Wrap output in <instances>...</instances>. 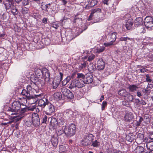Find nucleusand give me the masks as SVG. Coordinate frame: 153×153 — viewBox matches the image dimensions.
I'll list each match as a JSON object with an SVG mask.
<instances>
[{"label": "nucleus", "mask_w": 153, "mask_h": 153, "mask_svg": "<svg viewBox=\"0 0 153 153\" xmlns=\"http://www.w3.org/2000/svg\"><path fill=\"white\" fill-rule=\"evenodd\" d=\"M32 88L30 85H28L26 88V89H23L21 92L22 94L25 96L26 98L22 97L20 98V105H26L27 100H33L32 103H36L39 99L38 97H40V95H35L33 96L32 94Z\"/></svg>", "instance_id": "nucleus-1"}, {"label": "nucleus", "mask_w": 153, "mask_h": 153, "mask_svg": "<svg viewBox=\"0 0 153 153\" xmlns=\"http://www.w3.org/2000/svg\"><path fill=\"white\" fill-rule=\"evenodd\" d=\"M21 105L20 102L18 101L13 102L11 108H9L7 111L11 115L15 114L17 112L20 113Z\"/></svg>", "instance_id": "nucleus-2"}, {"label": "nucleus", "mask_w": 153, "mask_h": 153, "mask_svg": "<svg viewBox=\"0 0 153 153\" xmlns=\"http://www.w3.org/2000/svg\"><path fill=\"white\" fill-rule=\"evenodd\" d=\"M76 127L74 124H71L68 127H65L64 128V132L68 137L73 136L75 133Z\"/></svg>", "instance_id": "nucleus-3"}, {"label": "nucleus", "mask_w": 153, "mask_h": 153, "mask_svg": "<svg viewBox=\"0 0 153 153\" xmlns=\"http://www.w3.org/2000/svg\"><path fill=\"white\" fill-rule=\"evenodd\" d=\"M85 86L83 80L80 79L72 81L69 86V88L74 89L75 88H80Z\"/></svg>", "instance_id": "nucleus-4"}, {"label": "nucleus", "mask_w": 153, "mask_h": 153, "mask_svg": "<svg viewBox=\"0 0 153 153\" xmlns=\"http://www.w3.org/2000/svg\"><path fill=\"white\" fill-rule=\"evenodd\" d=\"M94 136L90 134L84 136L82 140V144L84 146L90 145L94 140Z\"/></svg>", "instance_id": "nucleus-5"}, {"label": "nucleus", "mask_w": 153, "mask_h": 153, "mask_svg": "<svg viewBox=\"0 0 153 153\" xmlns=\"http://www.w3.org/2000/svg\"><path fill=\"white\" fill-rule=\"evenodd\" d=\"M45 108L46 110V114L49 115L51 114L55 110L54 106L49 102L46 105Z\"/></svg>", "instance_id": "nucleus-6"}, {"label": "nucleus", "mask_w": 153, "mask_h": 153, "mask_svg": "<svg viewBox=\"0 0 153 153\" xmlns=\"http://www.w3.org/2000/svg\"><path fill=\"white\" fill-rule=\"evenodd\" d=\"M32 123L34 126H38L40 124V119L37 114L36 113L32 114Z\"/></svg>", "instance_id": "nucleus-7"}, {"label": "nucleus", "mask_w": 153, "mask_h": 153, "mask_svg": "<svg viewBox=\"0 0 153 153\" xmlns=\"http://www.w3.org/2000/svg\"><path fill=\"white\" fill-rule=\"evenodd\" d=\"M40 95V97H38L39 99L37 101L39 100L38 102V105L39 106L41 107L42 108H45L46 105L49 102L48 100L47 99L45 98L40 99L41 98V95Z\"/></svg>", "instance_id": "nucleus-8"}, {"label": "nucleus", "mask_w": 153, "mask_h": 153, "mask_svg": "<svg viewBox=\"0 0 153 153\" xmlns=\"http://www.w3.org/2000/svg\"><path fill=\"white\" fill-rule=\"evenodd\" d=\"M4 4L7 11L9 10L13 7H14L15 6L13 0H7L4 2Z\"/></svg>", "instance_id": "nucleus-9"}, {"label": "nucleus", "mask_w": 153, "mask_h": 153, "mask_svg": "<svg viewBox=\"0 0 153 153\" xmlns=\"http://www.w3.org/2000/svg\"><path fill=\"white\" fill-rule=\"evenodd\" d=\"M105 62L102 58L98 59L97 62V68L99 70H103L105 66Z\"/></svg>", "instance_id": "nucleus-10"}, {"label": "nucleus", "mask_w": 153, "mask_h": 153, "mask_svg": "<svg viewBox=\"0 0 153 153\" xmlns=\"http://www.w3.org/2000/svg\"><path fill=\"white\" fill-rule=\"evenodd\" d=\"M58 137L56 134L52 135L51 139V141L53 145L56 147L57 146L58 143Z\"/></svg>", "instance_id": "nucleus-11"}, {"label": "nucleus", "mask_w": 153, "mask_h": 153, "mask_svg": "<svg viewBox=\"0 0 153 153\" xmlns=\"http://www.w3.org/2000/svg\"><path fill=\"white\" fill-rule=\"evenodd\" d=\"M134 117L133 114L131 113H127L124 117L125 120L128 122H131Z\"/></svg>", "instance_id": "nucleus-12"}, {"label": "nucleus", "mask_w": 153, "mask_h": 153, "mask_svg": "<svg viewBox=\"0 0 153 153\" xmlns=\"http://www.w3.org/2000/svg\"><path fill=\"white\" fill-rule=\"evenodd\" d=\"M93 76L92 75L84 78L83 79V80L85 85V84L91 83L93 81Z\"/></svg>", "instance_id": "nucleus-13"}, {"label": "nucleus", "mask_w": 153, "mask_h": 153, "mask_svg": "<svg viewBox=\"0 0 153 153\" xmlns=\"http://www.w3.org/2000/svg\"><path fill=\"white\" fill-rule=\"evenodd\" d=\"M133 24V22L131 19H128L126 22L125 26L128 30H130L132 27Z\"/></svg>", "instance_id": "nucleus-14"}, {"label": "nucleus", "mask_w": 153, "mask_h": 153, "mask_svg": "<svg viewBox=\"0 0 153 153\" xmlns=\"http://www.w3.org/2000/svg\"><path fill=\"white\" fill-rule=\"evenodd\" d=\"M68 148V146L66 144L61 145L59 146V151L61 152H65L67 151Z\"/></svg>", "instance_id": "nucleus-15"}, {"label": "nucleus", "mask_w": 153, "mask_h": 153, "mask_svg": "<svg viewBox=\"0 0 153 153\" xmlns=\"http://www.w3.org/2000/svg\"><path fill=\"white\" fill-rule=\"evenodd\" d=\"M129 91L134 92L136 91L138 88L137 86L135 85H129L128 87Z\"/></svg>", "instance_id": "nucleus-16"}, {"label": "nucleus", "mask_w": 153, "mask_h": 153, "mask_svg": "<svg viewBox=\"0 0 153 153\" xmlns=\"http://www.w3.org/2000/svg\"><path fill=\"white\" fill-rule=\"evenodd\" d=\"M147 28L149 30L153 29V21L144 24Z\"/></svg>", "instance_id": "nucleus-17"}, {"label": "nucleus", "mask_w": 153, "mask_h": 153, "mask_svg": "<svg viewBox=\"0 0 153 153\" xmlns=\"http://www.w3.org/2000/svg\"><path fill=\"white\" fill-rule=\"evenodd\" d=\"M143 23V19L141 17L137 18L135 20V23L136 25H140L142 24Z\"/></svg>", "instance_id": "nucleus-18"}, {"label": "nucleus", "mask_w": 153, "mask_h": 153, "mask_svg": "<svg viewBox=\"0 0 153 153\" xmlns=\"http://www.w3.org/2000/svg\"><path fill=\"white\" fill-rule=\"evenodd\" d=\"M146 147L148 149L153 151V141L149 142L147 143Z\"/></svg>", "instance_id": "nucleus-19"}, {"label": "nucleus", "mask_w": 153, "mask_h": 153, "mask_svg": "<svg viewBox=\"0 0 153 153\" xmlns=\"http://www.w3.org/2000/svg\"><path fill=\"white\" fill-rule=\"evenodd\" d=\"M117 33H112L109 35L110 39L112 42H114L116 39V35Z\"/></svg>", "instance_id": "nucleus-20"}, {"label": "nucleus", "mask_w": 153, "mask_h": 153, "mask_svg": "<svg viewBox=\"0 0 153 153\" xmlns=\"http://www.w3.org/2000/svg\"><path fill=\"white\" fill-rule=\"evenodd\" d=\"M8 12H11L14 15H16L18 14V11L17 9L16 8L15 6L14 7H13L10 10L8 11Z\"/></svg>", "instance_id": "nucleus-21"}, {"label": "nucleus", "mask_w": 153, "mask_h": 153, "mask_svg": "<svg viewBox=\"0 0 153 153\" xmlns=\"http://www.w3.org/2000/svg\"><path fill=\"white\" fill-rule=\"evenodd\" d=\"M138 33H144L145 32L146 30L145 27L143 26H139L137 29Z\"/></svg>", "instance_id": "nucleus-22"}, {"label": "nucleus", "mask_w": 153, "mask_h": 153, "mask_svg": "<svg viewBox=\"0 0 153 153\" xmlns=\"http://www.w3.org/2000/svg\"><path fill=\"white\" fill-rule=\"evenodd\" d=\"M69 90L65 87H63L61 89V91L64 96H67L68 92H69Z\"/></svg>", "instance_id": "nucleus-23"}, {"label": "nucleus", "mask_w": 153, "mask_h": 153, "mask_svg": "<svg viewBox=\"0 0 153 153\" xmlns=\"http://www.w3.org/2000/svg\"><path fill=\"white\" fill-rule=\"evenodd\" d=\"M95 67L92 63H91L88 66V69L90 72H92L95 69Z\"/></svg>", "instance_id": "nucleus-24"}, {"label": "nucleus", "mask_w": 153, "mask_h": 153, "mask_svg": "<svg viewBox=\"0 0 153 153\" xmlns=\"http://www.w3.org/2000/svg\"><path fill=\"white\" fill-rule=\"evenodd\" d=\"M128 93L125 90H121L119 91L118 92L119 94L124 97H126Z\"/></svg>", "instance_id": "nucleus-25"}, {"label": "nucleus", "mask_w": 153, "mask_h": 153, "mask_svg": "<svg viewBox=\"0 0 153 153\" xmlns=\"http://www.w3.org/2000/svg\"><path fill=\"white\" fill-rule=\"evenodd\" d=\"M28 108H27V105H21V108L20 110V113H24L27 110H28Z\"/></svg>", "instance_id": "nucleus-26"}, {"label": "nucleus", "mask_w": 153, "mask_h": 153, "mask_svg": "<svg viewBox=\"0 0 153 153\" xmlns=\"http://www.w3.org/2000/svg\"><path fill=\"white\" fill-rule=\"evenodd\" d=\"M100 145V143L97 140H95V141L92 142L91 144V146L95 147H98Z\"/></svg>", "instance_id": "nucleus-27"}, {"label": "nucleus", "mask_w": 153, "mask_h": 153, "mask_svg": "<svg viewBox=\"0 0 153 153\" xmlns=\"http://www.w3.org/2000/svg\"><path fill=\"white\" fill-rule=\"evenodd\" d=\"M72 113V112L71 111L69 110H66L64 113L65 116L69 118L71 117Z\"/></svg>", "instance_id": "nucleus-28"}, {"label": "nucleus", "mask_w": 153, "mask_h": 153, "mask_svg": "<svg viewBox=\"0 0 153 153\" xmlns=\"http://www.w3.org/2000/svg\"><path fill=\"white\" fill-rule=\"evenodd\" d=\"M153 21V19L151 17L149 16H147L145 19L144 23H147L149 22Z\"/></svg>", "instance_id": "nucleus-29"}, {"label": "nucleus", "mask_w": 153, "mask_h": 153, "mask_svg": "<svg viewBox=\"0 0 153 153\" xmlns=\"http://www.w3.org/2000/svg\"><path fill=\"white\" fill-rule=\"evenodd\" d=\"M54 97L56 100L59 99L61 98V93L60 92H56L54 94Z\"/></svg>", "instance_id": "nucleus-30"}, {"label": "nucleus", "mask_w": 153, "mask_h": 153, "mask_svg": "<svg viewBox=\"0 0 153 153\" xmlns=\"http://www.w3.org/2000/svg\"><path fill=\"white\" fill-rule=\"evenodd\" d=\"M144 151V148L140 146H138L136 149V152L137 153H142Z\"/></svg>", "instance_id": "nucleus-31"}, {"label": "nucleus", "mask_w": 153, "mask_h": 153, "mask_svg": "<svg viewBox=\"0 0 153 153\" xmlns=\"http://www.w3.org/2000/svg\"><path fill=\"white\" fill-rule=\"evenodd\" d=\"M126 97H127L128 101L129 102H132L134 99L133 96L132 95H131L129 93L127 94Z\"/></svg>", "instance_id": "nucleus-32"}, {"label": "nucleus", "mask_w": 153, "mask_h": 153, "mask_svg": "<svg viewBox=\"0 0 153 153\" xmlns=\"http://www.w3.org/2000/svg\"><path fill=\"white\" fill-rule=\"evenodd\" d=\"M57 123L61 125H63L64 123L63 118L61 117H59L57 118Z\"/></svg>", "instance_id": "nucleus-33"}, {"label": "nucleus", "mask_w": 153, "mask_h": 153, "mask_svg": "<svg viewBox=\"0 0 153 153\" xmlns=\"http://www.w3.org/2000/svg\"><path fill=\"white\" fill-rule=\"evenodd\" d=\"M50 123L52 125H56L57 123V120L55 118H51Z\"/></svg>", "instance_id": "nucleus-34"}, {"label": "nucleus", "mask_w": 153, "mask_h": 153, "mask_svg": "<svg viewBox=\"0 0 153 153\" xmlns=\"http://www.w3.org/2000/svg\"><path fill=\"white\" fill-rule=\"evenodd\" d=\"M87 62L86 61H83L82 62L80 65H79V68L80 69H82L84 68H85L87 66Z\"/></svg>", "instance_id": "nucleus-35"}, {"label": "nucleus", "mask_w": 153, "mask_h": 153, "mask_svg": "<svg viewBox=\"0 0 153 153\" xmlns=\"http://www.w3.org/2000/svg\"><path fill=\"white\" fill-rule=\"evenodd\" d=\"M65 97H67L69 99H72L74 98V95L72 92L69 90V92H68L67 96H66Z\"/></svg>", "instance_id": "nucleus-36"}, {"label": "nucleus", "mask_w": 153, "mask_h": 153, "mask_svg": "<svg viewBox=\"0 0 153 153\" xmlns=\"http://www.w3.org/2000/svg\"><path fill=\"white\" fill-rule=\"evenodd\" d=\"M97 3V1L96 0H91L90 1V4L91 7H93Z\"/></svg>", "instance_id": "nucleus-37"}, {"label": "nucleus", "mask_w": 153, "mask_h": 153, "mask_svg": "<svg viewBox=\"0 0 153 153\" xmlns=\"http://www.w3.org/2000/svg\"><path fill=\"white\" fill-rule=\"evenodd\" d=\"M95 57V56L94 54H91V55L89 56L88 57L87 60L89 62H91Z\"/></svg>", "instance_id": "nucleus-38"}, {"label": "nucleus", "mask_w": 153, "mask_h": 153, "mask_svg": "<svg viewBox=\"0 0 153 153\" xmlns=\"http://www.w3.org/2000/svg\"><path fill=\"white\" fill-rule=\"evenodd\" d=\"M64 132V130L62 129L58 130L56 131V135L57 136L61 135Z\"/></svg>", "instance_id": "nucleus-39"}, {"label": "nucleus", "mask_w": 153, "mask_h": 153, "mask_svg": "<svg viewBox=\"0 0 153 153\" xmlns=\"http://www.w3.org/2000/svg\"><path fill=\"white\" fill-rule=\"evenodd\" d=\"M42 73V71L39 69H37L36 71L35 72V74L37 76H39Z\"/></svg>", "instance_id": "nucleus-40"}, {"label": "nucleus", "mask_w": 153, "mask_h": 153, "mask_svg": "<svg viewBox=\"0 0 153 153\" xmlns=\"http://www.w3.org/2000/svg\"><path fill=\"white\" fill-rule=\"evenodd\" d=\"M114 42H112V41H111L108 42L104 43V45L106 47H108L113 45Z\"/></svg>", "instance_id": "nucleus-41"}, {"label": "nucleus", "mask_w": 153, "mask_h": 153, "mask_svg": "<svg viewBox=\"0 0 153 153\" xmlns=\"http://www.w3.org/2000/svg\"><path fill=\"white\" fill-rule=\"evenodd\" d=\"M77 78H82L83 79L84 78L85 76L82 73H78L77 74Z\"/></svg>", "instance_id": "nucleus-42"}, {"label": "nucleus", "mask_w": 153, "mask_h": 153, "mask_svg": "<svg viewBox=\"0 0 153 153\" xmlns=\"http://www.w3.org/2000/svg\"><path fill=\"white\" fill-rule=\"evenodd\" d=\"M107 103L105 101H104L102 103V110H103L105 109V107L107 106Z\"/></svg>", "instance_id": "nucleus-43"}, {"label": "nucleus", "mask_w": 153, "mask_h": 153, "mask_svg": "<svg viewBox=\"0 0 153 153\" xmlns=\"http://www.w3.org/2000/svg\"><path fill=\"white\" fill-rule=\"evenodd\" d=\"M130 39L128 37H121L120 38V40L121 41H126L127 40H130Z\"/></svg>", "instance_id": "nucleus-44"}, {"label": "nucleus", "mask_w": 153, "mask_h": 153, "mask_svg": "<svg viewBox=\"0 0 153 153\" xmlns=\"http://www.w3.org/2000/svg\"><path fill=\"white\" fill-rule=\"evenodd\" d=\"M101 11V10L99 8H97L95 9H94L92 10V13H96V12H100Z\"/></svg>", "instance_id": "nucleus-45"}, {"label": "nucleus", "mask_w": 153, "mask_h": 153, "mask_svg": "<svg viewBox=\"0 0 153 153\" xmlns=\"http://www.w3.org/2000/svg\"><path fill=\"white\" fill-rule=\"evenodd\" d=\"M48 117L46 115H45L42 117L43 121L42 122L43 123H46L47 121Z\"/></svg>", "instance_id": "nucleus-46"}, {"label": "nucleus", "mask_w": 153, "mask_h": 153, "mask_svg": "<svg viewBox=\"0 0 153 153\" xmlns=\"http://www.w3.org/2000/svg\"><path fill=\"white\" fill-rule=\"evenodd\" d=\"M146 80L148 82H151L152 81V79L150 78V77L149 74H146Z\"/></svg>", "instance_id": "nucleus-47"}, {"label": "nucleus", "mask_w": 153, "mask_h": 153, "mask_svg": "<svg viewBox=\"0 0 153 153\" xmlns=\"http://www.w3.org/2000/svg\"><path fill=\"white\" fill-rule=\"evenodd\" d=\"M105 49L104 47L98 49L97 51V52L99 53L102 52Z\"/></svg>", "instance_id": "nucleus-48"}, {"label": "nucleus", "mask_w": 153, "mask_h": 153, "mask_svg": "<svg viewBox=\"0 0 153 153\" xmlns=\"http://www.w3.org/2000/svg\"><path fill=\"white\" fill-rule=\"evenodd\" d=\"M110 1L111 0H103L102 2L104 4L108 5Z\"/></svg>", "instance_id": "nucleus-49"}, {"label": "nucleus", "mask_w": 153, "mask_h": 153, "mask_svg": "<svg viewBox=\"0 0 153 153\" xmlns=\"http://www.w3.org/2000/svg\"><path fill=\"white\" fill-rule=\"evenodd\" d=\"M140 72L142 73H144L145 72H146L147 71V69H146L142 67V68H141L140 69Z\"/></svg>", "instance_id": "nucleus-50"}, {"label": "nucleus", "mask_w": 153, "mask_h": 153, "mask_svg": "<svg viewBox=\"0 0 153 153\" xmlns=\"http://www.w3.org/2000/svg\"><path fill=\"white\" fill-rule=\"evenodd\" d=\"M22 3L24 5H26L29 4V2L27 0H24L23 1Z\"/></svg>", "instance_id": "nucleus-51"}, {"label": "nucleus", "mask_w": 153, "mask_h": 153, "mask_svg": "<svg viewBox=\"0 0 153 153\" xmlns=\"http://www.w3.org/2000/svg\"><path fill=\"white\" fill-rule=\"evenodd\" d=\"M13 122V121H9V122H7V123H1V125H4V126H6V125H7V124H10L11 123H12V122Z\"/></svg>", "instance_id": "nucleus-52"}, {"label": "nucleus", "mask_w": 153, "mask_h": 153, "mask_svg": "<svg viewBox=\"0 0 153 153\" xmlns=\"http://www.w3.org/2000/svg\"><path fill=\"white\" fill-rule=\"evenodd\" d=\"M113 153H122V152L121 151L115 149L113 150Z\"/></svg>", "instance_id": "nucleus-53"}, {"label": "nucleus", "mask_w": 153, "mask_h": 153, "mask_svg": "<svg viewBox=\"0 0 153 153\" xmlns=\"http://www.w3.org/2000/svg\"><path fill=\"white\" fill-rule=\"evenodd\" d=\"M25 123L26 125L28 126H30L31 125V123L30 121H27Z\"/></svg>", "instance_id": "nucleus-54"}, {"label": "nucleus", "mask_w": 153, "mask_h": 153, "mask_svg": "<svg viewBox=\"0 0 153 153\" xmlns=\"http://www.w3.org/2000/svg\"><path fill=\"white\" fill-rule=\"evenodd\" d=\"M144 119H146L145 120L147 122L149 123L150 122V120L149 117L145 116L144 117Z\"/></svg>", "instance_id": "nucleus-55"}, {"label": "nucleus", "mask_w": 153, "mask_h": 153, "mask_svg": "<svg viewBox=\"0 0 153 153\" xmlns=\"http://www.w3.org/2000/svg\"><path fill=\"white\" fill-rule=\"evenodd\" d=\"M149 137L150 139L151 140H153V133H151L149 134Z\"/></svg>", "instance_id": "nucleus-56"}, {"label": "nucleus", "mask_w": 153, "mask_h": 153, "mask_svg": "<svg viewBox=\"0 0 153 153\" xmlns=\"http://www.w3.org/2000/svg\"><path fill=\"white\" fill-rule=\"evenodd\" d=\"M142 91L145 94H146L148 92V90L145 88H143V89Z\"/></svg>", "instance_id": "nucleus-57"}, {"label": "nucleus", "mask_w": 153, "mask_h": 153, "mask_svg": "<svg viewBox=\"0 0 153 153\" xmlns=\"http://www.w3.org/2000/svg\"><path fill=\"white\" fill-rule=\"evenodd\" d=\"M122 103L123 105L126 106L128 105V102L125 100H124L122 101Z\"/></svg>", "instance_id": "nucleus-58"}, {"label": "nucleus", "mask_w": 153, "mask_h": 153, "mask_svg": "<svg viewBox=\"0 0 153 153\" xmlns=\"http://www.w3.org/2000/svg\"><path fill=\"white\" fill-rule=\"evenodd\" d=\"M53 27L56 29L58 28L59 26L57 25H56V24H53Z\"/></svg>", "instance_id": "nucleus-59"}, {"label": "nucleus", "mask_w": 153, "mask_h": 153, "mask_svg": "<svg viewBox=\"0 0 153 153\" xmlns=\"http://www.w3.org/2000/svg\"><path fill=\"white\" fill-rule=\"evenodd\" d=\"M137 96L139 97H140L141 96H142V94H141V92L139 91H138L137 92Z\"/></svg>", "instance_id": "nucleus-60"}, {"label": "nucleus", "mask_w": 153, "mask_h": 153, "mask_svg": "<svg viewBox=\"0 0 153 153\" xmlns=\"http://www.w3.org/2000/svg\"><path fill=\"white\" fill-rule=\"evenodd\" d=\"M51 4H52V3H49V4H46L45 5V7H46V8L47 9L48 8H49L50 7V6Z\"/></svg>", "instance_id": "nucleus-61"}, {"label": "nucleus", "mask_w": 153, "mask_h": 153, "mask_svg": "<svg viewBox=\"0 0 153 153\" xmlns=\"http://www.w3.org/2000/svg\"><path fill=\"white\" fill-rule=\"evenodd\" d=\"M59 74H60V81H61V80H62V76H63V74L62 73H61V72H60L59 73Z\"/></svg>", "instance_id": "nucleus-62"}, {"label": "nucleus", "mask_w": 153, "mask_h": 153, "mask_svg": "<svg viewBox=\"0 0 153 153\" xmlns=\"http://www.w3.org/2000/svg\"><path fill=\"white\" fill-rule=\"evenodd\" d=\"M62 1V2L63 3V4L64 5H65L67 3V1H66L65 0H61Z\"/></svg>", "instance_id": "nucleus-63"}, {"label": "nucleus", "mask_w": 153, "mask_h": 153, "mask_svg": "<svg viewBox=\"0 0 153 153\" xmlns=\"http://www.w3.org/2000/svg\"><path fill=\"white\" fill-rule=\"evenodd\" d=\"M104 96L103 95H102L101 96V98L100 99V101L101 102L102 100L104 99Z\"/></svg>", "instance_id": "nucleus-64"}]
</instances>
